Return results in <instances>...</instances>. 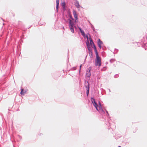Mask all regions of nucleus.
Listing matches in <instances>:
<instances>
[{
    "instance_id": "obj_1",
    "label": "nucleus",
    "mask_w": 147,
    "mask_h": 147,
    "mask_svg": "<svg viewBox=\"0 0 147 147\" xmlns=\"http://www.w3.org/2000/svg\"><path fill=\"white\" fill-rule=\"evenodd\" d=\"M91 101L93 105L94 106L97 111L99 112H104L100 103H99V105L98 106L97 104L95 102V99L93 98H91Z\"/></svg>"
},
{
    "instance_id": "obj_2",
    "label": "nucleus",
    "mask_w": 147,
    "mask_h": 147,
    "mask_svg": "<svg viewBox=\"0 0 147 147\" xmlns=\"http://www.w3.org/2000/svg\"><path fill=\"white\" fill-rule=\"evenodd\" d=\"M96 55V59L95 61L96 65L97 66L98 65L99 67L101 66V63L100 58L99 57L98 54Z\"/></svg>"
},
{
    "instance_id": "obj_3",
    "label": "nucleus",
    "mask_w": 147,
    "mask_h": 147,
    "mask_svg": "<svg viewBox=\"0 0 147 147\" xmlns=\"http://www.w3.org/2000/svg\"><path fill=\"white\" fill-rule=\"evenodd\" d=\"M69 28L70 30L72 33H73L74 32V23L70 19L69 20Z\"/></svg>"
},
{
    "instance_id": "obj_4",
    "label": "nucleus",
    "mask_w": 147,
    "mask_h": 147,
    "mask_svg": "<svg viewBox=\"0 0 147 147\" xmlns=\"http://www.w3.org/2000/svg\"><path fill=\"white\" fill-rule=\"evenodd\" d=\"M73 12L74 16V17L75 19V22L77 23L78 22V15L76 14V12L74 10L73 11Z\"/></svg>"
},
{
    "instance_id": "obj_5",
    "label": "nucleus",
    "mask_w": 147,
    "mask_h": 147,
    "mask_svg": "<svg viewBox=\"0 0 147 147\" xmlns=\"http://www.w3.org/2000/svg\"><path fill=\"white\" fill-rule=\"evenodd\" d=\"M87 46L88 48V49L89 50V53L91 55H92V49L91 47H90L88 45V44L87 43Z\"/></svg>"
},
{
    "instance_id": "obj_6",
    "label": "nucleus",
    "mask_w": 147,
    "mask_h": 147,
    "mask_svg": "<svg viewBox=\"0 0 147 147\" xmlns=\"http://www.w3.org/2000/svg\"><path fill=\"white\" fill-rule=\"evenodd\" d=\"M86 38L88 40V42H87L86 43H88V44L89 46L88 40H89L90 41V40H92L91 37H90V35L89 34H87L86 35Z\"/></svg>"
},
{
    "instance_id": "obj_7",
    "label": "nucleus",
    "mask_w": 147,
    "mask_h": 147,
    "mask_svg": "<svg viewBox=\"0 0 147 147\" xmlns=\"http://www.w3.org/2000/svg\"><path fill=\"white\" fill-rule=\"evenodd\" d=\"M98 47L100 49L101 48V45L102 44V42L100 40V39H98Z\"/></svg>"
},
{
    "instance_id": "obj_8",
    "label": "nucleus",
    "mask_w": 147,
    "mask_h": 147,
    "mask_svg": "<svg viewBox=\"0 0 147 147\" xmlns=\"http://www.w3.org/2000/svg\"><path fill=\"white\" fill-rule=\"evenodd\" d=\"M91 69L90 68L89 69V71H87L86 73V76L88 77L90 76L91 75V74L90 71Z\"/></svg>"
},
{
    "instance_id": "obj_9",
    "label": "nucleus",
    "mask_w": 147,
    "mask_h": 147,
    "mask_svg": "<svg viewBox=\"0 0 147 147\" xmlns=\"http://www.w3.org/2000/svg\"><path fill=\"white\" fill-rule=\"evenodd\" d=\"M78 28L80 30V31L81 32L82 35L84 36H85V34L84 31L82 30V29L80 27H78Z\"/></svg>"
},
{
    "instance_id": "obj_10",
    "label": "nucleus",
    "mask_w": 147,
    "mask_h": 147,
    "mask_svg": "<svg viewBox=\"0 0 147 147\" xmlns=\"http://www.w3.org/2000/svg\"><path fill=\"white\" fill-rule=\"evenodd\" d=\"M26 92V90L24 91L23 89H22L20 92V94L21 95H24Z\"/></svg>"
},
{
    "instance_id": "obj_11",
    "label": "nucleus",
    "mask_w": 147,
    "mask_h": 147,
    "mask_svg": "<svg viewBox=\"0 0 147 147\" xmlns=\"http://www.w3.org/2000/svg\"><path fill=\"white\" fill-rule=\"evenodd\" d=\"M93 46V47L94 48V50L95 52L96 55H98V52L97 51V49H96L95 46V45H94Z\"/></svg>"
},
{
    "instance_id": "obj_12",
    "label": "nucleus",
    "mask_w": 147,
    "mask_h": 147,
    "mask_svg": "<svg viewBox=\"0 0 147 147\" xmlns=\"http://www.w3.org/2000/svg\"><path fill=\"white\" fill-rule=\"evenodd\" d=\"M85 86L86 88V89L88 88H89V84H88V82L86 81L85 83Z\"/></svg>"
},
{
    "instance_id": "obj_13",
    "label": "nucleus",
    "mask_w": 147,
    "mask_h": 147,
    "mask_svg": "<svg viewBox=\"0 0 147 147\" xmlns=\"http://www.w3.org/2000/svg\"><path fill=\"white\" fill-rule=\"evenodd\" d=\"M75 5L78 8H79L80 7V5L78 2H76L75 3Z\"/></svg>"
},
{
    "instance_id": "obj_14",
    "label": "nucleus",
    "mask_w": 147,
    "mask_h": 147,
    "mask_svg": "<svg viewBox=\"0 0 147 147\" xmlns=\"http://www.w3.org/2000/svg\"><path fill=\"white\" fill-rule=\"evenodd\" d=\"M89 88H88L86 89V94L88 96L89 94Z\"/></svg>"
},
{
    "instance_id": "obj_15",
    "label": "nucleus",
    "mask_w": 147,
    "mask_h": 147,
    "mask_svg": "<svg viewBox=\"0 0 147 147\" xmlns=\"http://www.w3.org/2000/svg\"><path fill=\"white\" fill-rule=\"evenodd\" d=\"M90 45L92 46V45H94V42H93L92 40H91L90 41Z\"/></svg>"
},
{
    "instance_id": "obj_16",
    "label": "nucleus",
    "mask_w": 147,
    "mask_h": 147,
    "mask_svg": "<svg viewBox=\"0 0 147 147\" xmlns=\"http://www.w3.org/2000/svg\"><path fill=\"white\" fill-rule=\"evenodd\" d=\"M62 6L64 8L65 7V4L64 2L62 3H61Z\"/></svg>"
},
{
    "instance_id": "obj_17",
    "label": "nucleus",
    "mask_w": 147,
    "mask_h": 147,
    "mask_svg": "<svg viewBox=\"0 0 147 147\" xmlns=\"http://www.w3.org/2000/svg\"><path fill=\"white\" fill-rule=\"evenodd\" d=\"M59 0H56L57 5L59 6Z\"/></svg>"
},
{
    "instance_id": "obj_18",
    "label": "nucleus",
    "mask_w": 147,
    "mask_h": 147,
    "mask_svg": "<svg viewBox=\"0 0 147 147\" xmlns=\"http://www.w3.org/2000/svg\"><path fill=\"white\" fill-rule=\"evenodd\" d=\"M58 8H59V6L56 5V9H57V11L58 10Z\"/></svg>"
},
{
    "instance_id": "obj_19",
    "label": "nucleus",
    "mask_w": 147,
    "mask_h": 147,
    "mask_svg": "<svg viewBox=\"0 0 147 147\" xmlns=\"http://www.w3.org/2000/svg\"><path fill=\"white\" fill-rule=\"evenodd\" d=\"M82 66V65H81L80 66V69H81V67Z\"/></svg>"
},
{
    "instance_id": "obj_20",
    "label": "nucleus",
    "mask_w": 147,
    "mask_h": 147,
    "mask_svg": "<svg viewBox=\"0 0 147 147\" xmlns=\"http://www.w3.org/2000/svg\"><path fill=\"white\" fill-rule=\"evenodd\" d=\"M118 147H121V146H118Z\"/></svg>"
}]
</instances>
